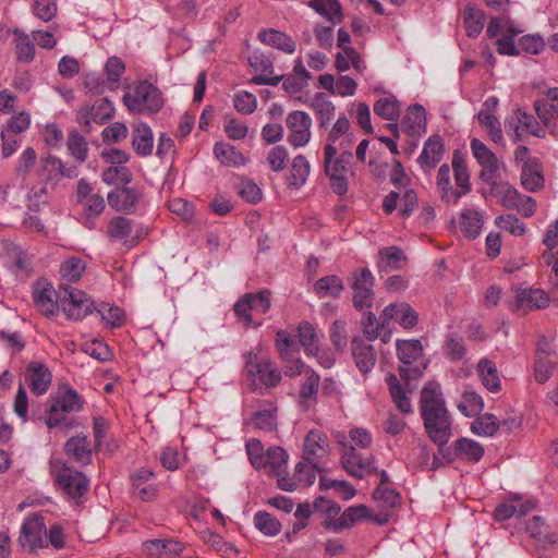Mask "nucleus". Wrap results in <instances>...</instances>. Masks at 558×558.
Returning <instances> with one entry per match:
<instances>
[{
  "label": "nucleus",
  "instance_id": "f257e3e1",
  "mask_svg": "<svg viewBox=\"0 0 558 558\" xmlns=\"http://www.w3.org/2000/svg\"><path fill=\"white\" fill-rule=\"evenodd\" d=\"M353 155L349 150H343L338 155L337 148L332 144L324 147V171L329 178L330 186L338 195H344L348 192V173L351 169Z\"/></svg>",
  "mask_w": 558,
  "mask_h": 558
},
{
  "label": "nucleus",
  "instance_id": "f03ea898",
  "mask_svg": "<svg viewBox=\"0 0 558 558\" xmlns=\"http://www.w3.org/2000/svg\"><path fill=\"white\" fill-rule=\"evenodd\" d=\"M54 294L68 319H83L95 310L94 301L85 292L68 283H60Z\"/></svg>",
  "mask_w": 558,
  "mask_h": 558
},
{
  "label": "nucleus",
  "instance_id": "7ed1b4c3",
  "mask_svg": "<svg viewBox=\"0 0 558 558\" xmlns=\"http://www.w3.org/2000/svg\"><path fill=\"white\" fill-rule=\"evenodd\" d=\"M397 353L402 365L399 366V375L409 392L413 390L411 381L422 376L423 369L421 364L416 363L422 357L423 348L420 340H398Z\"/></svg>",
  "mask_w": 558,
  "mask_h": 558
},
{
  "label": "nucleus",
  "instance_id": "20e7f679",
  "mask_svg": "<svg viewBox=\"0 0 558 558\" xmlns=\"http://www.w3.org/2000/svg\"><path fill=\"white\" fill-rule=\"evenodd\" d=\"M123 102L129 110L137 113H155L163 106L160 90L147 81L135 85L133 92L123 96Z\"/></svg>",
  "mask_w": 558,
  "mask_h": 558
},
{
  "label": "nucleus",
  "instance_id": "39448f33",
  "mask_svg": "<svg viewBox=\"0 0 558 558\" xmlns=\"http://www.w3.org/2000/svg\"><path fill=\"white\" fill-rule=\"evenodd\" d=\"M486 184L489 186L488 194L496 196L505 208L517 210L524 217L534 215L536 202L531 196L520 194L508 182L497 181L496 178Z\"/></svg>",
  "mask_w": 558,
  "mask_h": 558
},
{
  "label": "nucleus",
  "instance_id": "423d86ee",
  "mask_svg": "<svg viewBox=\"0 0 558 558\" xmlns=\"http://www.w3.org/2000/svg\"><path fill=\"white\" fill-rule=\"evenodd\" d=\"M338 441L342 446L341 464L351 476L363 478L377 472L371 453L363 454L353 445H349L341 439Z\"/></svg>",
  "mask_w": 558,
  "mask_h": 558
},
{
  "label": "nucleus",
  "instance_id": "0eeeda50",
  "mask_svg": "<svg viewBox=\"0 0 558 558\" xmlns=\"http://www.w3.org/2000/svg\"><path fill=\"white\" fill-rule=\"evenodd\" d=\"M424 427L429 439L438 446V452L442 453V447L451 437V418L447 409L421 414Z\"/></svg>",
  "mask_w": 558,
  "mask_h": 558
},
{
  "label": "nucleus",
  "instance_id": "6e6552de",
  "mask_svg": "<svg viewBox=\"0 0 558 558\" xmlns=\"http://www.w3.org/2000/svg\"><path fill=\"white\" fill-rule=\"evenodd\" d=\"M375 278L368 268H357L351 275L353 306L357 311L371 308L375 299Z\"/></svg>",
  "mask_w": 558,
  "mask_h": 558
},
{
  "label": "nucleus",
  "instance_id": "1a4fd4ad",
  "mask_svg": "<svg viewBox=\"0 0 558 558\" xmlns=\"http://www.w3.org/2000/svg\"><path fill=\"white\" fill-rule=\"evenodd\" d=\"M83 402L78 393L72 388L61 390L54 402L48 409L46 424L49 428L59 426L65 421L64 413L80 411Z\"/></svg>",
  "mask_w": 558,
  "mask_h": 558
},
{
  "label": "nucleus",
  "instance_id": "9d476101",
  "mask_svg": "<svg viewBox=\"0 0 558 558\" xmlns=\"http://www.w3.org/2000/svg\"><path fill=\"white\" fill-rule=\"evenodd\" d=\"M289 456L286 450L281 447H270L264 456V469L268 474L274 475L278 478V487L282 490L292 492L296 489V482L291 478L283 476Z\"/></svg>",
  "mask_w": 558,
  "mask_h": 558
},
{
  "label": "nucleus",
  "instance_id": "9b49d317",
  "mask_svg": "<svg viewBox=\"0 0 558 558\" xmlns=\"http://www.w3.org/2000/svg\"><path fill=\"white\" fill-rule=\"evenodd\" d=\"M245 367L247 375L254 380L257 379L266 388L276 387L281 380V373L274 362L265 359L257 360L253 353H248Z\"/></svg>",
  "mask_w": 558,
  "mask_h": 558
},
{
  "label": "nucleus",
  "instance_id": "f8f14e48",
  "mask_svg": "<svg viewBox=\"0 0 558 558\" xmlns=\"http://www.w3.org/2000/svg\"><path fill=\"white\" fill-rule=\"evenodd\" d=\"M286 125L289 132L288 142L293 147H303L310 142L312 136V118L308 113L301 110L288 113Z\"/></svg>",
  "mask_w": 558,
  "mask_h": 558
},
{
  "label": "nucleus",
  "instance_id": "ddd939ff",
  "mask_svg": "<svg viewBox=\"0 0 558 558\" xmlns=\"http://www.w3.org/2000/svg\"><path fill=\"white\" fill-rule=\"evenodd\" d=\"M57 484L73 500L87 493L89 481L84 473L63 465L57 473Z\"/></svg>",
  "mask_w": 558,
  "mask_h": 558
},
{
  "label": "nucleus",
  "instance_id": "4468645a",
  "mask_svg": "<svg viewBox=\"0 0 558 558\" xmlns=\"http://www.w3.org/2000/svg\"><path fill=\"white\" fill-rule=\"evenodd\" d=\"M329 456V441L327 436L318 430L311 429L304 439L303 458L314 469L319 470V464Z\"/></svg>",
  "mask_w": 558,
  "mask_h": 558
},
{
  "label": "nucleus",
  "instance_id": "2eb2a0df",
  "mask_svg": "<svg viewBox=\"0 0 558 558\" xmlns=\"http://www.w3.org/2000/svg\"><path fill=\"white\" fill-rule=\"evenodd\" d=\"M534 109L544 126L551 134H556L558 132V88H550L545 96L536 99Z\"/></svg>",
  "mask_w": 558,
  "mask_h": 558
},
{
  "label": "nucleus",
  "instance_id": "dca6fc26",
  "mask_svg": "<svg viewBox=\"0 0 558 558\" xmlns=\"http://www.w3.org/2000/svg\"><path fill=\"white\" fill-rule=\"evenodd\" d=\"M442 458L451 463L456 459L465 462H478L484 456L483 446L470 438H460L453 445V451H449L442 447Z\"/></svg>",
  "mask_w": 558,
  "mask_h": 558
},
{
  "label": "nucleus",
  "instance_id": "f3484780",
  "mask_svg": "<svg viewBox=\"0 0 558 558\" xmlns=\"http://www.w3.org/2000/svg\"><path fill=\"white\" fill-rule=\"evenodd\" d=\"M471 150L476 161L483 168L480 172V180L484 183L493 182L499 168L496 155L478 138L471 141Z\"/></svg>",
  "mask_w": 558,
  "mask_h": 558
},
{
  "label": "nucleus",
  "instance_id": "a211bd4d",
  "mask_svg": "<svg viewBox=\"0 0 558 558\" xmlns=\"http://www.w3.org/2000/svg\"><path fill=\"white\" fill-rule=\"evenodd\" d=\"M47 532L44 519L40 515L29 517L22 526L20 543L29 546L31 549L47 546Z\"/></svg>",
  "mask_w": 558,
  "mask_h": 558
},
{
  "label": "nucleus",
  "instance_id": "6ab92c4d",
  "mask_svg": "<svg viewBox=\"0 0 558 558\" xmlns=\"http://www.w3.org/2000/svg\"><path fill=\"white\" fill-rule=\"evenodd\" d=\"M445 153V144L439 135L428 137L422 153L417 158V162L424 172H430L441 161Z\"/></svg>",
  "mask_w": 558,
  "mask_h": 558
},
{
  "label": "nucleus",
  "instance_id": "aec40b11",
  "mask_svg": "<svg viewBox=\"0 0 558 558\" xmlns=\"http://www.w3.org/2000/svg\"><path fill=\"white\" fill-rule=\"evenodd\" d=\"M40 175L47 181L56 182L61 178H77L78 170L76 166L65 167L59 157L48 155L41 158Z\"/></svg>",
  "mask_w": 558,
  "mask_h": 558
},
{
  "label": "nucleus",
  "instance_id": "412c9836",
  "mask_svg": "<svg viewBox=\"0 0 558 558\" xmlns=\"http://www.w3.org/2000/svg\"><path fill=\"white\" fill-rule=\"evenodd\" d=\"M51 378L50 371L43 363L32 362L26 367L25 381L36 395L46 393L51 384Z\"/></svg>",
  "mask_w": 558,
  "mask_h": 558
},
{
  "label": "nucleus",
  "instance_id": "4be33fe9",
  "mask_svg": "<svg viewBox=\"0 0 558 558\" xmlns=\"http://www.w3.org/2000/svg\"><path fill=\"white\" fill-rule=\"evenodd\" d=\"M132 221L119 216L112 218L107 226V235L111 241L123 242L128 247H133L140 242L138 236H132Z\"/></svg>",
  "mask_w": 558,
  "mask_h": 558
},
{
  "label": "nucleus",
  "instance_id": "5701e85b",
  "mask_svg": "<svg viewBox=\"0 0 558 558\" xmlns=\"http://www.w3.org/2000/svg\"><path fill=\"white\" fill-rule=\"evenodd\" d=\"M385 319H393L405 329L413 328L418 320L417 312L407 302L390 303L383 311Z\"/></svg>",
  "mask_w": 558,
  "mask_h": 558
},
{
  "label": "nucleus",
  "instance_id": "b1692460",
  "mask_svg": "<svg viewBox=\"0 0 558 558\" xmlns=\"http://www.w3.org/2000/svg\"><path fill=\"white\" fill-rule=\"evenodd\" d=\"M141 198V192L133 187H122L114 193L108 194L109 205L126 215L135 211L136 204Z\"/></svg>",
  "mask_w": 558,
  "mask_h": 558
},
{
  "label": "nucleus",
  "instance_id": "393cba45",
  "mask_svg": "<svg viewBox=\"0 0 558 558\" xmlns=\"http://www.w3.org/2000/svg\"><path fill=\"white\" fill-rule=\"evenodd\" d=\"M445 399L442 396V391L440 385L435 381L427 383L422 391L420 398V411L421 414L445 410Z\"/></svg>",
  "mask_w": 558,
  "mask_h": 558
},
{
  "label": "nucleus",
  "instance_id": "a878e982",
  "mask_svg": "<svg viewBox=\"0 0 558 558\" xmlns=\"http://www.w3.org/2000/svg\"><path fill=\"white\" fill-rule=\"evenodd\" d=\"M352 356L359 371L363 374L371 372L376 364V352L373 345L362 339L352 340Z\"/></svg>",
  "mask_w": 558,
  "mask_h": 558
},
{
  "label": "nucleus",
  "instance_id": "bb28decb",
  "mask_svg": "<svg viewBox=\"0 0 558 558\" xmlns=\"http://www.w3.org/2000/svg\"><path fill=\"white\" fill-rule=\"evenodd\" d=\"M549 298L541 289H522L517 292L514 311L520 310H541L547 307Z\"/></svg>",
  "mask_w": 558,
  "mask_h": 558
},
{
  "label": "nucleus",
  "instance_id": "cd10ccee",
  "mask_svg": "<svg viewBox=\"0 0 558 558\" xmlns=\"http://www.w3.org/2000/svg\"><path fill=\"white\" fill-rule=\"evenodd\" d=\"M181 543L173 539H149L143 544V551L150 558H172L182 551Z\"/></svg>",
  "mask_w": 558,
  "mask_h": 558
},
{
  "label": "nucleus",
  "instance_id": "c85d7f7f",
  "mask_svg": "<svg viewBox=\"0 0 558 558\" xmlns=\"http://www.w3.org/2000/svg\"><path fill=\"white\" fill-rule=\"evenodd\" d=\"M521 184L530 192H535L544 186L542 165L536 158L526 159L523 163Z\"/></svg>",
  "mask_w": 558,
  "mask_h": 558
},
{
  "label": "nucleus",
  "instance_id": "c756f323",
  "mask_svg": "<svg viewBox=\"0 0 558 558\" xmlns=\"http://www.w3.org/2000/svg\"><path fill=\"white\" fill-rule=\"evenodd\" d=\"M258 39L262 43L289 54L294 53L296 49L295 41L291 36L274 28L259 32Z\"/></svg>",
  "mask_w": 558,
  "mask_h": 558
},
{
  "label": "nucleus",
  "instance_id": "7c9ffc66",
  "mask_svg": "<svg viewBox=\"0 0 558 558\" xmlns=\"http://www.w3.org/2000/svg\"><path fill=\"white\" fill-rule=\"evenodd\" d=\"M460 230L466 239H476L484 225L483 215L475 209H464L460 215Z\"/></svg>",
  "mask_w": 558,
  "mask_h": 558
},
{
  "label": "nucleus",
  "instance_id": "2f4dec72",
  "mask_svg": "<svg viewBox=\"0 0 558 558\" xmlns=\"http://www.w3.org/2000/svg\"><path fill=\"white\" fill-rule=\"evenodd\" d=\"M66 456L72 457L76 462L87 464L92 459V448L87 436H75L68 439L64 445Z\"/></svg>",
  "mask_w": 558,
  "mask_h": 558
},
{
  "label": "nucleus",
  "instance_id": "473e14b6",
  "mask_svg": "<svg viewBox=\"0 0 558 558\" xmlns=\"http://www.w3.org/2000/svg\"><path fill=\"white\" fill-rule=\"evenodd\" d=\"M486 33L492 38L497 37L499 34L517 36L523 33V28L504 13L500 16L490 19Z\"/></svg>",
  "mask_w": 558,
  "mask_h": 558
},
{
  "label": "nucleus",
  "instance_id": "72a5a7b5",
  "mask_svg": "<svg viewBox=\"0 0 558 558\" xmlns=\"http://www.w3.org/2000/svg\"><path fill=\"white\" fill-rule=\"evenodd\" d=\"M320 129H327L335 117L336 108L325 93H316L311 101Z\"/></svg>",
  "mask_w": 558,
  "mask_h": 558
},
{
  "label": "nucleus",
  "instance_id": "f704fd0d",
  "mask_svg": "<svg viewBox=\"0 0 558 558\" xmlns=\"http://www.w3.org/2000/svg\"><path fill=\"white\" fill-rule=\"evenodd\" d=\"M132 146L140 156H148L153 150V132L145 123H137L133 128Z\"/></svg>",
  "mask_w": 558,
  "mask_h": 558
},
{
  "label": "nucleus",
  "instance_id": "c9c22d12",
  "mask_svg": "<svg viewBox=\"0 0 558 558\" xmlns=\"http://www.w3.org/2000/svg\"><path fill=\"white\" fill-rule=\"evenodd\" d=\"M515 118L518 120V125L515 126V140H519V131L523 130L526 133L536 136V137H545L547 128L544 126L543 122H538L533 114L523 111L522 109H517Z\"/></svg>",
  "mask_w": 558,
  "mask_h": 558
},
{
  "label": "nucleus",
  "instance_id": "e433bc0d",
  "mask_svg": "<svg viewBox=\"0 0 558 558\" xmlns=\"http://www.w3.org/2000/svg\"><path fill=\"white\" fill-rule=\"evenodd\" d=\"M463 24L469 37H477L485 25L484 12L476 5L468 4L463 11Z\"/></svg>",
  "mask_w": 558,
  "mask_h": 558
},
{
  "label": "nucleus",
  "instance_id": "4c0bfd02",
  "mask_svg": "<svg viewBox=\"0 0 558 558\" xmlns=\"http://www.w3.org/2000/svg\"><path fill=\"white\" fill-rule=\"evenodd\" d=\"M372 517L371 510L364 505L351 506L337 520L336 532L352 527L356 522Z\"/></svg>",
  "mask_w": 558,
  "mask_h": 558
},
{
  "label": "nucleus",
  "instance_id": "58836bf2",
  "mask_svg": "<svg viewBox=\"0 0 558 558\" xmlns=\"http://www.w3.org/2000/svg\"><path fill=\"white\" fill-rule=\"evenodd\" d=\"M386 381L388 384L389 392L396 407L403 414H410L412 412L411 401L408 398L407 391L400 384L398 377L393 374H388Z\"/></svg>",
  "mask_w": 558,
  "mask_h": 558
},
{
  "label": "nucleus",
  "instance_id": "ea45409f",
  "mask_svg": "<svg viewBox=\"0 0 558 558\" xmlns=\"http://www.w3.org/2000/svg\"><path fill=\"white\" fill-rule=\"evenodd\" d=\"M477 372L485 388L492 392H497L500 390L501 381L494 362L488 359L480 360L477 364Z\"/></svg>",
  "mask_w": 558,
  "mask_h": 558
},
{
  "label": "nucleus",
  "instance_id": "a19ab883",
  "mask_svg": "<svg viewBox=\"0 0 558 558\" xmlns=\"http://www.w3.org/2000/svg\"><path fill=\"white\" fill-rule=\"evenodd\" d=\"M308 5L319 15L327 19L332 25L340 23L343 19L341 5L338 0H311Z\"/></svg>",
  "mask_w": 558,
  "mask_h": 558
},
{
  "label": "nucleus",
  "instance_id": "79ce46f5",
  "mask_svg": "<svg viewBox=\"0 0 558 558\" xmlns=\"http://www.w3.org/2000/svg\"><path fill=\"white\" fill-rule=\"evenodd\" d=\"M311 165L303 155H298L293 158L290 175L288 177V184L294 189L303 186L310 175Z\"/></svg>",
  "mask_w": 558,
  "mask_h": 558
},
{
  "label": "nucleus",
  "instance_id": "37998d69",
  "mask_svg": "<svg viewBox=\"0 0 558 558\" xmlns=\"http://www.w3.org/2000/svg\"><path fill=\"white\" fill-rule=\"evenodd\" d=\"M451 170L448 165H442L437 173V189L440 192V197L446 203L458 204L459 195L456 190L452 189L450 183Z\"/></svg>",
  "mask_w": 558,
  "mask_h": 558
},
{
  "label": "nucleus",
  "instance_id": "c03bdc74",
  "mask_svg": "<svg viewBox=\"0 0 558 558\" xmlns=\"http://www.w3.org/2000/svg\"><path fill=\"white\" fill-rule=\"evenodd\" d=\"M86 270V263L76 256L69 257L60 266V275L64 283H76Z\"/></svg>",
  "mask_w": 558,
  "mask_h": 558
},
{
  "label": "nucleus",
  "instance_id": "a18cd8bd",
  "mask_svg": "<svg viewBox=\"0 0 558 558\" xmlns=\"http://www.w3.org/2000/svg\"><path fill=\"white\" fill-rule=\"evenodd\" d=\"M380 260L378 268L380 272H388L393 269H399L401 263L405 260V255L402 250L390 246L379 251Z\"/></svg>",
  "mask_w": 558,
  "mask_h": 558
},
{
  "label": "nucleus",
  "instance_id": "49530a36",
  "mask_svg": "<svg viewBox=\"0 0 558 558\" xmlns=\"http://www.w3.org/2000/svg\"><path fill=\"white\" fill-rule=\"evenodd\" d=\"M214 154L216 158L226 166L239 167L246 162L244 156L228 143H216Z\"/></svg>",
  "mask_w": 558,
  "mask_h": 558
},
{
  "label": "nucleus",
  "instance_id": "de8ad7c7",
  "mask_svg": "<svg viewBox=\"0 0 558 558\" xmlns=\"http://www.w3.org/2000/svg\"><path fill=\"white\" fill-rule=\"evenodd\" d=\"M56 291H52L50 288H43V289H36L33 293V299L36 307L38 311L46 315L50 316L53 315L58 308H60V305L58 304V299L56 298V301L52 300V293Z\"/></svg>",
  "mask_w": 558,
  "mask_h": 558
},
{
  "label": "nucleus",
  "instance_id": "09e8293b",
  "mask_svg": "<svg viewBox=\"0 0 558 558\" xmlns=\"http://www.w3.org/2000/svg\"><path fill=\"white\" fill-rule=\"evenodd\" d=\"M452 168L454 171V181L458 186L456 193H458L460 199L471 191L470 175L464 160L457 154L453 155Z\"/></svg>",
  "mask_w": 558,
  "mask_h": 558
},
{
  "label": "nucleus",
  "instance_id": "8fccbe9b",
  "mask_svg": "<svg viewBox=\"0 0 558 558\" xmlns=\"http://www.w3.org/2000/svg\"><path fill=\"white\" fill-rule=\"evenodd\" d=\"M276 413L277 409L269 404L266 409L255 412L251 422L256 429L275 432L278 425Z\"/></svg>",
  "mask_w": 558,
  "mask_h": 558
},
{
  "label": "nucleus",
  "instance_id": "3c124183",
  "mask_svg": "<svg viewBox=\"0 0 558 558\" xmlns=\"http://www.w3.org/2000/svg\"><path fill=\"white\" fill-rule=\"evenodd\" d=\"M66 147L70 155L78 162L83 163L87 159L88 143L86 138L81 135L76 130L69 133Z\"/></svg>",
  "mask_w": 558,
  "mask_h": 558
},
{
  "label": "nucleus",
  "instance_id": "603ef678",
  "mask_svg": "<svg viewBox=\"0 0 558 558\" xmlns=\"http://www.w3.org/2000/svg\"><path fill=\"white\" fill-rule=\"evenodd\" d=\"M313 506L315 510H320L325 513L326 519L324 521V526L336 532L335 522L337 523V520H339V517L341 515L340 506L325 497L316 498Z\"/></svg>",
  "mask_w": 558,
  "mask_h": 558
},
{
  "label": "nucleus",
  "instance_id": "864d4df0",
  "mask_svg": "<svg viewBox=\"0 0 558 558\" xmlns=\"http://www.w3.org/2000/svg\"><path fill=\"white\" fill-rule=\"evenodd\" d=\"M343 282L342 280L335 275L326 276L318 279L315 282L314 289L317 295L320 298L325 296H333L338 298L343 291Z\"/></svg>",
  "mask_w": 558,
  "mask_h": 558
},
{
  "label": "nucleus",
  "instance_id": "5fc2aeb1",
  "mask_svg": "<svg viewBox=\"0 0 558 558\" xmlns=\"http://www.w3.org/2000/svg\"><path fill=\"white\" fill-rule=\"evenodd\" d=\"M299 343L307 354H316L318 351V337L315 328L308 322H303L298 328Z\"/></svg>",
  "mask_w": 558,
  "mask_h": 558
},
{
  "label": "nucleus",
  "instance_id": "6e6d98bb",
  "mask_svg": "<svg viewBox=\"0 0 558 558\" xmlns=\"http://www.w3.org/2000/svg\"><path fill=\"white\" fill-rule=\"evenodd\" d=\"M16 58L21 62L28 63L34 59L35 46L29 36L19 29L14 31Z\"/></svg>",
  "mask_w": 558,
  "mask_h": 558
},
{
  "label": "nucleus",
  "instance_id": "4d7b16f0",
  "mask_svg": "<svg viewBox=\"0 0 558 558\" xmlns=\"http://www.w3.org/2000/svg\"><path fill=\"white\" fill-rule=\"evenodd\" d=\"M85 210V227L94 228V219L97 218L105 209V201L99 194H92L89 197L81 202Z\"/></svg>",
  "mask_w": 558,
  "mask_h": 558
},
{
  "label": "nucleus",
  "instance_id": "13d9d810",
  "mask_svg": "<svg viewBox=\"0 0 558 558\" xmlns=\"http://www.w3.org/2000/svg\"><path fill=\"white\" fill-rule=\"evenodd\" d=\"M458 409L469 417L476 416L484 409L483 398L475 391H465L462 395Z\"/></svg>",
  "mask_w": 558,
  "mask_h": 558
},
{
  "label": "nucleus",
  "instance_id": "bf43d9fd",
  "mask_svg": "<svg viewBox=\"0 0 558 558\" xmlns=\"http://www.w3.org/2000/svg\"><path fill=\"white\" fill-rule=\"evenodd\" d=\"M125 71L124 62L118 57H110L105 64V72L109 89H117L120 86L121 76Z\"/></svg>",
  "mask_w": 558,
  "mask_h": 558
},
{
  "label": "nucleus",
  "instance_id": "052dcab7",
  "mask_svg": "<svg viewBox=\"0 0 558 558\" xmlns=\"http://www.w3.org/2000/svg\"><path fill=\"white\" fill-rule=\"evenodd\" d=\"M500 426V421L493 414L478 416L472 424L471 430L481 436H493Z\"/></svg>",
  "mask_w": 558,
  "mask_h": 558
},
{
  "label": "nucleus",
  "instance_id": "680f3d73",
  "mask_svg": "<svg viewBox=\"0 0 558 558\" xmlns=\"http://www.w3.org/2000/svg\"><path fill=\"white\" fill-rule=\"evenodd\" d=\"M374 112L385 120H397L400 114L399 101L393 97L380 98L374 105Z\"/></svg>",
  "mask_w": 558,
  "mask_h": 558
},
{
  "label": "nucleus",
  "instance_id": "e2e57ef3",
  "mask_svg": "<svg viewBox=\"0 0 558 558\" xmlns=\"http://www.w3.org/2000/svg\"><path fill=\"white\" fill-rule=\"evenodd\" d=\"M255 526L267 536H275L280 533V522L266 511H258L254 515Z\"/></svg>",
  "mask_w": 558,
  "mask_h": 558
},
{
  "label": "nucleus",
  "instance_id": "0e129e2a",
  "mask_svg": "<svg viewBox=\"0 0 558 558\" xmlns=\"http://www.w3.org/2000/svg\"><path fill=\"white\" fill-rule=\"evenodd\" d=\"M478 121L487 130L489 138L498 144L502 141V131L498 119L489 111L482 110L478 113Z\"/></svg>",
  "mask_w": 558,
  "mask_h": 558
},
{
  "label": "nucleus",
  "instance_id": "69168bd1",
  "mask_svg": "<svg viewBox=\"0 0 558 558\" xmlns=\"http://www.w3.org/2000/svg\"><path fill=\"white\" fill-rule=\"evenodd\" d=\"M495 225L515 236H521L525 233V225L518 217L510 214L496 217Z\"/></svg>",
  "mask_w": 558,
  "mask_h": 558
},
{
  "label": "nucleus",
  "instance_id": "338daca9",
  "mask_svg": "<svg viewBox=\"0 0 558 558\" xmlns=\"http://www.w3.org/2000/svg\"><path fill=\"white\" fill-rule=\"evenodd\" d=\"M445 355L451 361H460L465 354L464 341L458 335H449L444 345Z\"/></svg>",
  "mask_w": 558,
  "mask_h": 558
},
{
  "label": "nucleus",
  "instance_id": "774afa93",
  "mask_svg": "<svg viewBox=\"0 0 558 558\" xmlns=\"http://www.w3.org/2000/svg\"><path fill=\"white\" fill-rule=\"evenodd\" d=\"M233 106L241 114H251L257 108V98L252 93L242 90L233 96Z\"/></svg>",
  "mask_w": 558,
  "mask_h": 558
}]
</instances>
